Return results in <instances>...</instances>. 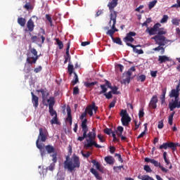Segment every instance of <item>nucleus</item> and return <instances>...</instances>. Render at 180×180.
<instances>
[{
  "instance_id": "23",
  "label": "nucleus",
  "mask_w": 180,
  "mask_h": 180,
  "mask_svg": "<svg viewBox=\"0 0 180 180\" xmlns=\"http://www.w3.org/2000/svg\"><path fill=\"white\" fill-rule=\"evenodd\" d=\"M121 122L123 126H129L130 122H131V118L128 115L127 117L121 118Z\"/></svg>"
},
{
  "instance_id": "57",
  "label": "nucleus",
  "mask_w": 180,
  "mask_h": 180,
  "mask_svg": "<svg viewBox=\"0 0 180 180\" xmlns=\"http://www.w3.org/2000/svg\"><path fill=\"white\" fill-rule=\"evenodd\" d=\"M134 124H135V128L134 130H137L139 129V127H140V124H141V122H139V124L138 123V121L136 120H134Z\"/></svg>"
},
{
  "instance_id": "43",
  "label": "nucleus",
  "mask_w": 180,
  "mask_h": 180,
  "mask_svg": "<svg viewBox=\"0 0 180 180\" xmlns=\"http://www.w3.org/2000/svg\"><path fill=\"white\" fill-rule=\"evenodd\" d=\"M51 124H58V119L57 118V115H54V117L51 120Z\"/></svg>"
},
{
  "instance_id": "45",
  "label": "nucleus",
  "mask_w": 180,
  "mask_h": 180,
  "mask_svg": "<svg viewBox=\"0 0 180 180\" xmlns=\"http://www.w3.org/2000/svg\"><path fill=\"white\" fill-rule=\"evenodd\" d=\"M138 81H141V82H144L146 81V75H141L137 77Z\"/></svg>"
},
{
  "instance_id": "21",
  "label": "nucleus",
  "mask_w": 180,
  "mask_h": 180,
  "mask_svg": "<svg viewBox=\"0 0 180 180\" xmlns=\"http://www.w3.org/2000/svg\"><path fill=\"white\" fill-rule=\"evenodd\" d=\"M27 27L28 29V32H33L34 30V22H33V20L30 18L27 22Z\"/></svg>"
},
{
  "instance_id": "9",
  "label": "nucleus",
  "mask_w": 180,
  "mask_h": 180,
  "mask_svg": "<svg viewBox=\"0 0 180 180\" xmlns=\"http://www.w3.org/2000/svg\"><path fill=\"white\" fill-rule=\"evenodd\" d=\"M49 103V112L51 116H57V111L54 110V105H56V100L54 97L51 96L47 99Z\"/></svg>"
},
{
  "instance_id": "33",
  "label": "nucleus",
  "mask_w": 180,
  "mask_h": 180,
  "mask_svg": "<svg viewBox=\"0 0 180 180\" xmlns=\"http://www.w3.org/2000/svg\"><path fill=\"white\" fill-rule=\"evenodd\" d=\"M74 78L72 81V85H77V84H78V82H79V80L78 79V75H77L75 72H74Z\"/></svg>"
},
{
  "instance_id": "40",
  "label": "nucleus",
  "mask_w": 180,
  "mask_h": 180,
  "mask_svg": "<svg viewBox=\"0 0 180 180\" xmlns=\"http://www.w3.org/2000/svg\"><path fill=\"white\" fill-rule=\"evenodd\" d=\"M24 8L27 11H32L33 9V6H32V4H30V2H28L25 4Z\"/></svg>"
},
{
  "instance_id": "36",
  "label": "nucleus",
  "mask_w": 180,
  "mask_h": 180,
  "mask_svg": "<svg viewBox=\"0 0 180 180\" xmlns=\"http://www.w3.org/2000/svg\"><path fill=\"white\" fill-rule=\"evenodd\" d=\"M162 34H167V31L164 28H159L156 36H162Z\"/></svg>"
},
{
  "instance_id": "2",
  "label": "nucleus",
  "mask_w": 180,
  "mask_h": 180,
  "mask_svg": "<svg viewBox=\"0 0 180 180\" xmlns=\"http://www.w3.org/2000/svg\"><path fill=\"white\" fill-rule=\"evenodd\" d=\"M47 129L39 128V134L38 135V138L36 141V146L37 148L39 149L41 157H44L46 155V146H44V143H39V141L44 143V141L47 140Z\"/></svg>"
},
{
  "instance_id": "44",
  "label": "nucleus",
  "mask_w": 180,
  "mask_h": 180,
  "mask_svg": "<svg viewBox=\"0 0 180 180\" xmlns=\"http://www.w3.org/2000/svg\"><path fill=\"white\" fill-rule=\"evenodd\" d=\"M120 116L122 117V118L127 117V116H129V114L127 113V111L126 110H122L120 112Z\"/></svg>"
},
{
  "instance_id": "35",
  "label": "nucleus",
  "mask_w": 180,
  "mask_h": 180,
  "mask_svg": "<svg viewBox=\"0 0 180 180\" xmlns=\"http://www.w3.org/2000/svg\"><path fill=\"white\" fill-rule=\"evenodd\" d=\"M56 44L58 46L60 50H63L64 47V44H63V41L60 40V39L57 38L56 39Z\"/></svg>"
},
{
  "instance_id": "42",
  "label": "nucleus",
  "mask_w": 180,
  "mask_h": 180,
  "mask_svg": "<svg viewBox=\"0 0 180 180\" xmlns=\"http://www.w3.org/2000/svg\"><path fill=\"white\" fill-rule=\"evenodd\" d=\"M111 89L112 91H110L111 94H113V95H118L119 92L117 91V89H119V88H117V86H112Z\"/></svg>"
},
{
  "instance_id": "34",
  "label": "nucleus",
  "mask_w": 180,
  "mask_h": 180,
  "mask_svg": "<svg viewBox=\"0 0 180 180\" xmlns=\"http://www.w3.org/2000/svg\"><path fill=\"white\" fill-rule=\"evenodd\" d=\"M112 40L113 43H116V44H119L120 46H122V44H123V42H122V39L120 37H113L112 38Z\"/></svg>"
},
{
  "instance_id": "53",
  "label": "nucleus",
  "mask_w": 180,
  "mask_h": 180,
  "mask_svg": "<svg viewBox=\"0 0 180 180\" xmlns=\"http://www.w3.org/2000/svg\"><path fill=\"white\" fill-rule=\"evenodd\" d=\"M144 171H146V172H152L153 170H151V167H150L149 165H145L143 167Z\"/></svg>"
},
{
  "instance_id": "6",
  "label": "nucleus",
  "mask_w": 180,
  "mask_h": 180,
  "mask_svg": "<svg viewBox=\"0 0 180 180\" xmlns=\"http://www.w3.org/2000/svg\"><path fill=\"white\" fill-rule=\"evenodd\" d=\"M179 84H177L176 89H173L169 94V98H174V101L172 103H169V108L171 112L174 111L176 106L177 101L179 99Z\"/></svg>"
},
{
  "instance_id": "29",
  "label": "nucleus",
  "mask_w": 180,
  "mask_h": 180,
  "mask_svg": "<svg viewBox=\"0 0 180 180\" xmlns=\"http://www.w3.org/2000/svg\"><path fill=\"white\" fill-rule=\"evenodd\" d=\"M167 94V89H162V95L160 98L162 104L165 103V95Z\"/></svg>"
},
{
  "instance_id": "17",
  "label": "nucleus",
  "mask_w": 180,
  "mask_h": 180,
  "mask_svg": "<svg viewBox=\"0 0 180 180\" xmlns=\"http://www.w3.org/2000/svg\"><path fill=\"white\" fill-rule=\"evenodd\" d=\"M71 43L70 41L68 42V46L66 48V56L65 57L64 64H67V63H71V56L70 55V46Z\"/></svg>"
},
{
  "instance_id": "59",
  "label": "nucleus",
  "mask_w": 180,
  "mask_h": 180,
  "mask_svg": "<svg viewBox=\"0 0 180 180\" xmlns=\"http://www.w3.org/2000/svg\"><path fill=\"white\" fill-rule=\"evenodd\" d=\"M164 127V121L161 120L158 122V128L162 129Z\"/></svg>"
},
{
  "instance_id": "50",
  "label": "nucleus",
  "mask_w": 180,
  "mask_h": 180,
  "mask_svg": "<svg viewBox=\"0 0 180 180\" xmlns=\"http://www.w3.org/2000/svg\"><path fill=\"white\" fill-rule=\"evenodd\" d=\"M46 19H47V20L49 22L50 25L53 26V20L51 19V16H50L49 14H46Z\"/></svg>"
},
{
  "instance_id": "27",
  "label": "nucleus",
  "mask_w": 180,
  "mask_h": 180,
  "mask_svg": "<svg viewBox=\"0 0 180 180\" xmlns=\"http://www.w3.org/2000/svg\"><path fill=\"white\" fill-rule=\"evenodd\" d=\"M105 161L107 162V164H110V165H112V164H115V158L112 156H107L105 158Z\"/></svg>"
},
{
  "instance_id": "7",
  "label": "nucleus",
  "mask_w": 180,
  "mask_h": 180,
  "mask_svg": "<svg viewBox=\"0 0 180 180\" xmlns=\"http://www.w3.org/2000/svg\"><path fill=\"white\" fill-rule=\"evenodd\" d=\"M27 63L28 64H36L37 60H39V56L37 55V51L36 49L32 48L30 52L27 53Z\"/></svg>"
},
{
  "instance_id": "24",
  "label": "nucleus",
  "mask_w": 180,
  "mask_h": 180,
  "mask_svg": "<svg viewBox=\"0 0 180 180\" xmlns=\"http://www.w3.org/2000/svg\"><path fill=\"white\" fill-rule=\"evenodd\" d=\"M128 47H131L133 49L134 51L137 54H144V51L143 49H137L134 45L131 44H128Z\"/></svg>"
},
{
  "instance_id": "11",
  "label": "nucleus",
  "mask_w": 180,
  "mask_h": 180,
  "mask_svg": "<svg viewBox=\"0 0 180 180\" xmlns=\"http://www.w3.org/2000/svg\"><path fill=\"white\" fill-rule=\"evenodd\" d=\"M37 92L41 94L43 105L44 106H49V104L46 103V101H47V98L49 97V95H50V94L49 93V91H47V89H40L39 90H37Z\"/></svg>"
},
{
  "instance_id": "60",
  "label": "nucleus",
  "mask_w": 180,
  "mask_h": 180,
  "mask_svg": "<svg viewBox=\"0 0 180 180\" xmlns=\"http://www.w3.org/2000/svg\"><path fill=\"white\" fill-rule=\"evenodd\" d=\"M158 73V71L155 70V71H150V75L151 77H153V78H155V77H157V74Z\"/></svg>"
},
{
  "instance_id": "52",
  "label": "nucleus",
  "mask_w": 180,
  "mask_h": 180,
  "mask_svg": "<svg viewBox=\"0 0 180 180\" xmlns=\"http://www.w3.org/2000/svg\"><path fill=\"white\" fill-rule=\"evenodd\" d=\"M73 95H79V89L78 88V86L74 87Z\"/></svg>"
},
{
  "instance_id": "20",
  "label": "nucleus",
  "mask_w": 180,
  "mask_h": 180,
  "mask_svg": "<svg viewBox=\"0 0 180 180\" xmlns=\"http://www.w3.org/2000/svg\"><path fill=\"white\" fill-rule=\"evenodd\" d=\"M174 147V142L163 143L159 146V150H167V148H172Z\"/></svg>"
},
{
  "instance_id": "5",
  "label": "nucleus",
  "mask_w": 180,
  "mask_h": 180,
  "mask_svg": "<svg viewBox=\"0 0 180 180\" xmlns=\"http://www.w3.org/2000/svg\"><path fill=\"white\" fill-rule=\"evenodd\" d=\"M45 150L47 151L48 154H52L51 155V157H52L53 161V162L51 163L48 167H46V169L53 172L56 168V162H57V152H56V148L51 145L46 146Z\"/></svg>"
},
{
  "instance_id": "12",
  "label": "nucleus",
  "mask_w": 180,
  "mask_h": 180,
  "mask_svg": "<svg viewBox=\"0 0 180 180\" xmlns=\"http://www.w3.org/2000/svg\"><path fill=\"white\" fill-rule=\"evenodd\" d=\"M160 26L161 24L156 23L151 28L147 27L146 32L148 33L150 36H154V34H157V32H158V30L160 29Z\"/></svg>"
},
{
  "instance_id": "13",
  "label": "nucleus",
  "mask_w": 180,
  "mask_h": 180,
  "mask_svg": "<svg viewBox=\"0 0 180 180\" xmlns=\"http://www.w3.org/2000/svg\"><path fill=\"white\" fill-rule=\"evenodd\" d=\"M137 34L135 32H129L127 34V36L124 38V41L126 43L127 46H129V44H131L130 43H133L134 41V36ZM130 41V43H129Z\"/></svg>"
},
{
  "instance_id": "39",
  "label": "nucleus",
  "mask_w": 180,
  "mask_h": 180,
  "mask_svg": "<svg viewBox=\"0 0 180 180\" xmlns=\"http://www.w3.org/2000/svg\"><path fill=\"white\" fill-rule=\"evenodd\" d=\"M167 152L163 153V160L166 163V165H169L171 164V162L169 160V159L167 158Z\"/></svg>"
},
{
  "instance_id": "16",
  "label": "nucleus",
  "mask_w": 180,
  "mask_h": 180,
  "mask_svg": "<svg viewBox=\"0 0 180 180\" xmlns=\"http://www.w3.org/2000/svg\"><path fill=\"white\" fill-rule=\"evenodd\" d=\"M158 61L159 62V64H165V63L172 61V58H171L165 55L159 56Z\"/></svg>"
},
{
  "instance_id": "19",
  "label": "nucleus",
  "mask_w": 180,
  "mask_h": 180,
  "mask_svg": "<svg viewBox=\"0 0 180 180\" xmlns=\"http://www.w3.org/2000/svg\"><path fill=\"white\" fill-rule=\"evenodd\" d=\"M151 164H153V165H155V167H159L160 169H161V171H162V172H168V169L163 167L162 165H161V163L158 162V161L153 159L151 160Z\"/></svg>"
},
{
  "instance_id": "49",
  "label": "nucleus",
  "mask_w": 180,
  "mask_h": 180,
  "mask_svg": "<svg viewBox=\"0 0 180 180\" xmlns=\"http://www.w3.org/2000/svg\"><path fill=\"white\" fill-rule=\"evenodd\" d=\"M31 40H32V43H36V41H40V38H39L36 35H34L31 37Z\"/></svg>"
},
{
  "instance_id": "55",
  "label": "nucleus",
  "mask_w": 180,
  "mask_h": 180,
  "mask_svg": "<svg viewBox=\"0 0 180 180\" xmlns=\"http://www.w3.org/2000/svg\"><path fill=\"white\" fill-rule=\"evenodd\" d=\"M82 155H83V157H84V158H89V157H91V153L90 152H87L86 153H84L83 151L81 152Z\"/></svg>"
},
{
  "instance_id": "62",
  "label": "nucleus",
  "mask_w": 180,
  "mask_h": 180,
  "mask_svg": "<svg viewBox=\"0 0 180 180\" xmlns=\"http://www.w3.org/2000/svg\"><path fill=\"white\" fill-rule=\"evenodd\" d=\"M104 85H105V87L110 88V89H111L113 87L112 86V84L110 83L109 81H106Z\"/></svg>"
},
{
  "instance_id": "64",
  "label": "nucleus",
  "mask_w": 180,
  "mask_h": 180,
  "mask_svg": "<svg viewBox=\"0 0 180 180\" xmlns=\"http://www.w3.org/2000/svg\"><path fill=\"white\" fill-rule=\"evenodd\" d=\"M130 79H131V77L130 76H127V78L125 79H124V83H127V84H130Z\"/></svg>"
},
{
  "instance_id": "61",
  "label": "nucleus",
  "mask_w": 180,
  "mask_h": 180,
  "mask_svg": "<svg viewBox=\"0 0 180 180\" xmlns=\"http://www.w3.org/2000/svg\"><path fill=\"white\" fill-rule=\"evenodd\" d=\"M117 68L120 69V72H123V70H124V66L122 65L118 64L117 65Z\"/></svg>"
},
{
  "instance_id": "56",
  "label": "nucleus",
  "mask_w": 180,
  "mask_h": 180,
  "mask_svg": "<svg viewBox=\"0 0 180 180\" xmlns=\"http://www.w3.org/2000/svg\"><path fill=\"white\" fill-rule=\"evenodd\" d=\"M115 157H117L118 161H120V162H123V159L122 158L121 154L115 153Z\"/></svg>"
},
{
  "instance_id": "58",
  "label": "nucleus",
  "mask_w": 180,
  "mask_h": 180,
  "mask_svg": "<svg viewBox=\"0 0 180 180\" xmlns=\"http://www.w3.org/2000/svg\"><path fill=\"white\" fill-rule=\"evenodd\" d=\"M41 70H43V68H41V66H39L38 68H36L34 69V72L37 74L39 72H40V71H41Z\"/></svg>"
},
{
  "instance_id": "41",
  "label": "nucleus",
  "mask_w": 180,
  "mask_h": 180,
  "mask_svg": "<svg viewBox=\"0 0 180 180\" xmlns=\"http://www.w3.org/2000/svg\"><path fill=\"white\" fill-rule=\"evenodd\" d=\"M157 0H153V1H150L148 4V9L151 10L155 5H157Z\"/></svg>"
},
{
  "instance_id": "37",
  "label": "nucleus",
  "mask_w": 180,
  "mask_h": 180,
  "mask_svg": "<svg viewBox=\"0 0 180 180\" xmlns=\"http://www.w3.org/2000/svg\"><path fill=\"white\" fill-rule=\"evenodd\" d=\"M68 72L70 74V75H72V73L74 72V65H72L70 63L68 64Z\"/></svg>"
},
{
  "instance_id": "28",
  "label": "nucleus",
  "mask_w": 180,
  "mask_h": 180,
  "mask_svg": "<svg viewBox=\"0 0 180 180\" xmlns=\"http://www.w3.org/2000/svg\"><path fill=\"white\" fill-rule=\"evenodd\" d=\"M18 23L22 27H25V26L26 25V19L22 17H20L18 18Z\"/></svg>"
},
{
  "instance_id": "18",
  "label": "nucleus",
  "mask_w": 180,
  "mask_h": 180,
  "mask_svg": "<svg viewBox=\"0 0 180 180\" xmlns=\"http://www.w3.org/2000/svg\"><path fill=\"white\" fill-rule=\"evenodd\" d=\"M32 96V103L33 104V106L35 109H37L39 108V97L36 95H34V93L31 92Z\"/></svg>"
},
{
  "instance_id": "8",
  "label": "nucleus",
  "mask_w": 180,
  "mask_h": 180,
  "mask_svg": "<svg viewBox=\"0 0 180 180\" xmlns=\"http://www.w3.org/2000/svg\"><path fill=\"white\" fill-rule=\"evenodd\" d=\"M119 0H112L108 4V8L110 11V19H117V11H115L116 6H117Z\"/></svg>"
},
{
  "instance_id": "38",
  "label": "nucleus",
  "mask_w": 180,
  "mask_h": 180,
  "mask_svg": "<svg viewBox=\"0 0 180 180\" xmlns=\"http://www.w3.org/2000/svg\"><path fill=\"white\" fill-rule=\"evenodd\" d=\"M136 71V68L132 66L129 70L127 72V77H131L133 72Z\"/></svg>"
},
{
  "instance_id": "63",
  "label": "nucleus",
  "mask_w": 180,
  "mask_h": 180,
  "mask_svg": "<svg viewBox=\"0 0 180 180\" xmlns=\"http://www.w3.org/2000/svg\"><path fill=\"white\" fill-rule=\"evenodd\" d=\"M139 117L140 119H141V117H144V111L143 110H139Z\"/></svg>"
},
{
  "instance_id": "22",
  "label": "nucleus",
  "mask_w": 180,
  "mask_h": 180,
  "mask_svg": "<svg viewBox=\"0 0 180 180\" xmlns=\"http://www.w3.org/2000/svg\"><path fill=\"white\" fill-rule=\"evenodd\" d=\"M67 113L68 117L66 118V122H68L71 126L72 124V115H71V108L70 106L67 107Z\"/></svg>"
},
{
  "instance_id": "3",
  "label": "nucleus",
  "mask_w": 180,
  "mask_h": 180,
  "mask_svg": "<svg viewBox=\"0 0 180 180\" xmlns=\"http://www.w3.org/2000/svg\"><path fill=\"white\" fill-rule=\"evenodd\" d=\"M79 167H81V161H79V157L76 155H73L69 160L68 157H67L66 160L64 162V168L65 169H68L69 172H72L78 169Z\"/></svg>"
},
{
  "instance_id": "30",
  "label": "nucleus",
  "mask_w": 180,
  "mask_h": 180,
  "mask_svg": "<svg viewBox=\"0 0 180 180\" xmlns=\"http://www.w3.org/2000/svg\"><path fill=\"white\" fill-rule=\"evenodd\" d=\"M124 130V128L122 126H119L117 127V130L115 131V133L117 136H122L123 134V131Z\"/></svg>"
},
{
  "instance_id": "1",
  "label": "nucleus",
  "mask_w": 180,
  "mask_h": 180,
  "mask_svg": "<svg viewBox=\"0 0 180 180\" xmlns=\"http://www.w3.org/2000/svg\"><path fill=\"white\" fill-rule=\"evenodd\" d=\"M88 123V120L85 118L82 122L81 124V127L82 129L83 135L82 136H79L77 138L78 141H84L85 139L88 137V139H86V143L84 144L85 148H91L92 147H96V148H102L103 146L98 144L96 141H95V139H96V128H93L91 131H89L88 133V125L86 124Z\"/></svg>"
},
{
  "instance_id": "47",
  "label": "nucleus",
  "mask_w": 180,
  "mask_h": 180,
  "mask_svg": "<svg viewBox=\"0 0 180 180\" xmlns=\"http://www.w3.org/2000/svg\"><path fill=\"white\" fill-rule=\"evenodd\" d=\"M104 96H105L106 99H112V98H113V95H112V91L105 93Z\"/></svg>"
},
{
  "instance_id": "54",
  "label": "nucleus",
  "mask_w": 180,
  "mask_h": 180,
  "mask_svg": "<svg viewBox=\"0 0 180 180\" xmlns=\"http://www.w3.org/2000/svg\"><path fill=\"white\" fill-rule=\"evenodd\" d=\"M97 137H98L100 143H105V138L102 135L98 134Z\"/></svg>"
},
{
  "instance_id": "32",
  "label": "nucleus",
  "mask_w": 180,
  "mask_h": 180,
  "mask_svg": "<svg viewBox=\"0 0 180 180\" xmlns=\"http://www.w3.org/2000/svg\"><path fill=\"white\" fill-rule=\"evenodd\" d=\"M96 84H98V82H85L84 86H86V88H91V86H94V85H96Z\"/></svg>"
},
{
  "instance_id": "48",
  "label": "nucleus",
  "mask_w": 180,
  "mask_h": 180,
  "mask_svg": "<svg viewBox=\"0 0 180 180\" xmlns=\"http://www.w3.org/2000/svg\"><path fill=\"white\" fill-rule=\"evenodd\" d=\"M172 25H174V26H179V20L178 18H173L172 20Z\"/></svg>"
},
{
  "instance_id": "46",
  "label": "nucleus",
  "mask_w": 180,
  "mask_h": 180,
  "mask_svg": "<svg viewBox=\"0 0 180 180\" xmlns=\"http://www.w3.org/2000/svg\"><path fill=\"white\" fill-rule=\"evenodd\" d=\"M169 17L167 15H164L160 20V23H167L168 22Z\"/></svg>"
},
{
  "instance_id": "31",
  "label": "nucleus",
  "mask_w": 180,
  "mask_h": 180,
  "mask_svg": "<svg viewBox=\"0 0 180 180\" xmlns=\"http://www.w3.org/2000/svg\"><path fill=\"white\" fill-rule=\"evenodd\" d=\"M91 162L94 165L96 166V169L102 172V169L101 168V164H99V162L96 161L95 160H92Z\"/></svg>"
},
{
  "instance_id": "10",
  "label": "nucleus",
  "mask_w": 180,
  "mask_h": 180,
  "mask_svg": "<svg viewBox=\"0 0 180 180\" xmlns=\"http://www.w3.org/2000/svg\"><path fill=\"white\" fill-rule=\"evenodd\" d=\"M109 25L110 26V25H112L111 30H109L106 32V34H108V36H110V37H111V39H112L114 37L113 34H115L116 32H119V30L116 29V18H110Z\"/></svg>"
},
{
  "instance_id": "51",
  "label": "nucleus",
  "mask_w": 180,
  "mask_h": 180,
  "mask_svg": "<svg viewBox=\"0 0 180 180\" xmlns=\"http://www.w3.org/2000/svg\"><path fill=\"white\" fill-rule=\"evenodd\" d=\"M103 131L105 134H108V136H110V134H112V129L105 128L104 129Z\"/></svg>"
},
{
  "instance_id": "4",
  "label": "nucleus",
  "mask_w": 180,
  "mask_h": 180,
  "mask_svg": "<svg viewBox=\"0 0 180 180\" xmlns=\"http://www.w3.org/2000/svg\"><path fill=\"white\" fill-rule=\"evenodd\" d=\"M153 40L155 41L156 44H158V46L153 49L154 51H161V54L165 53V48L162 47L169 43V40L167 39V38L164 35H155L152 37Z\"/></svg>"
},
{
  "instance_id": "15",
  "label": "nucleus",
  "mask_w": 180,
  "mask_h": 180,
  "mask_svg": "<svg viewBox=\"0 0 180 180\" xmlns=\"http://www.w3.org/2000/svg\"><path fill=\"white\" fill-rule=\"evenodd\" d=\"M158 103V97L157 95L152 96L150 101L149 103V108L150 109H157V103Z\"/></svg>"
},
{
  "instance_id": "26",
  "label": "nucleus",
  "mask_w": 180,
  "mask_h": 180,
  "mask_svg": "<svg viewBox=\"0 0 180 180\" xmlns=\"http://www.w3.org/2000/svg\"><path fill=\"white\" fill-rule=\"evenodd\" d=\"M101 91H98V95H102V94H106L108 92V87H106V84H101L100 86Z\"/></svg>"
},
{
  "instance_id": "14",
  "label": "nucleus",
  "mask_w": 180,
  "mask_h": 180,
  "mask_svg": "<svg viewBox=\"0 0 180 180\" xmlns=\"http://www.w3.org/2000/svg\"><path fill=\"white\" fill-rule=\"evenodd\" d=\"M94 110L95 113H96V112L98 111V107L95 105V103L87 106L85 112L86 114L89 115L90 117H92L94 116Z\"/></svg>"
},
{
  "instance_id": "25",
  "label": "nucleus",
  "mask_w": 180,
  "mask_h": 180,
  "mask_svg": "<svg viewBox=\"0 0 180 180\" xmlns=\"http://www.w3.org/2000/svg\"><path fill=\"white\" fill-rule=\"evenodd\" d=\"M90 172H91V174H93V175H94L95 178L98 180H101L102 179V176H101L99 175V173L98 172V171H96V169L91 168L90 169Z\"/></svg>"
}]
</instances>
